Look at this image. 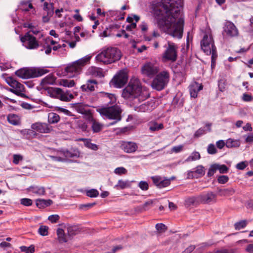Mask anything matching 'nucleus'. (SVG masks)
I'll return each mask as SVG.
<instances>
[{
	"mask_svg": "<svg viewBox=\"0 0 253 253\" xmlns=\"http://www.w3.org/2000/svg\"><path fill=\"white\" fill-rule=\"evenodd\" d=\"M182 3L181 0H153L149 5L159 28L178 39L182 38L183 32L184 17L180 9Z\"/></svg>",
	"mask_w": 253,
	"mask_h": 253,
	"instance_id": "nucleus-1",
	"label": "nucleus"
},
{
	"mask_svg": "<svg viewBox=\"0 0 253 253\" xmlns=\"http://www.w3.org/2000/svg\"><path fill=\"white\" fill-rule=\"evenodd\" d=\"M122 96L128 101L139 103L146 100L149 96V93L146 89L142 88L138 79L132 78L123 89Z\"/></svg>",
	"mask_w": 253,
	"mask_h": 253,
	"instance_id": "nucleus-2",
	"label": "nucleus"
},
{
	"mask_svg": "<svg viewBox=\"0 0 253 253\" xmlns=\"http://www.w3.org/2000/svg\"><path fill=\"white\" fill-rule=\"evenodd\" d=\"M121 57V53L120 50L115 47H110L102 50L96 56V59L104 64H111L119 60Z\"/></svg>",
	"mask_w": 253,
	"mask_h": 253,
	"instance_id": "nucleus-3",
	"label": "nucleus"
},
{
	"mask_svg": "<svg viewBox=\"0 0 253 253\" xmlns=\"http://www.w3.org/2000/svg\"><path fill=\"white\" fill-rule=\"evenodd\" d=\"M49 72V70L43 67L24 68L15 72V75L22 79H30L41 77Z\"/></svg>",
	"mask_w": 253,
	"mask_h": 253,
	"instance_id": "nucleus-4",
	"label": "nucleus"
},
{
	"mask_svg": "<svg viewBox=\"0 0 253 253\" xmlns=\"http://www.w3.org/2000/svg\"><path fill=\"white\" fill-rule=\"evenodd\" d=\"M101 115L105 116L109 119L115 120L116 121L111 124L114 125L117 122L121 120V110L119 106L117 105H113L111 106L102 107L97 109Z\"/></svg>",
	"mask_w": 253,
	"mask_h": 253,
	"instance_id": "nucleus-5",
	"label": "nucleus"
},
{
	"mask_svg": "<svg viewBox=\"0 0 253 253\" xmlns=\"http://www.w3.org/2000/svg\"><path fill=\"white\" fill-rule=\"evenodd\" d=\"M90 58V56L87 55L69 65L65 69L67 75L73 77L80 74L83 67L89 61Z\"/></svg>",
	"mask_w": 253,
	"mask_h": 253,
	"instance_id": "nucleus-6",
	"label": "nucleus"
},
{
	"mask_svg": "<svg viewBox=\"0 0 253 253\" xmlns=\"http://www.w3.org/2000/svg\"><path fill=\"white\" fill-rule=\"evenodd\" d=\"M170 79L169 73L167 71H163L157 74L151 83L153 89L158 91L164 89L168 85Z\"/></svg>",
	"mask_w": 253,
	"mask_h": 253,
	"instance_id": "nucleus-7",
	"label": "nucleus"
},
{
	"mask_svg": "<svg viewBox=\"0 0 253 253\" xmlns=\"http://www.w3.org/2000/svg\"><path fill=\"white\" fill-rule=\"evenodd\" d=\"M166 48L162 54L163 62L170 61L174 62L177 59V50L178 47L175 43L168 41L167 44L164 45Z\"/></svg>",
	"mask_w": 253,
	"mask_h": 253,
	"instance_id": "nucleus-8",
	"label": "nucleus"
},
{
	"mask_svg": "<svg viewBox=\"0 0 253 253\" xmlns=\"http://www.w3.org/2000/svg\"><path fill=\"white\" fill-rule=\"evenodd\" d=\"M46 91L50 96L62 101H70L74 98V95L69 91H64L60 88L48 87L46 88Z\"/></svg>",
	"mask_w": 253,
	"mask_h": 253,
	"instance_id": "nucleus-9",
	"label": "nucleus"
},
{
	"mask_svg": "<svg viewBox=\"0 0 253 253\" xmlns=\"http://www.w3.org/2000/svg\"><path fill=\"white\" fill-rule=\"evenodd\" d=\"M128 76L124 70L118 72L111 80L110 84L116 88L122 87L127 82Z\"/></svg>",
	"mask_w": 253,
	"mask_h": 253,
	"instance_id": "nucleus-10",
	"label": "nucleus"
},
{
	"mask_svg": "<svg viewBox=\"0 0 253 253\" xmlns=\"http://www.w3.org/2000/svg\"><path fill=\"white\" fill-rule=\"evenodd\" d=\"M21 42L25 47L28 49H34L39 47V43L36 38L30 34V32H27L20 38Z\"/></svg>",
	"mask_w": 253,
	"mask_h": 253,
	"instance_id": "nucleus-11",
	"label": "nucleus"
},
{
	"mask_svg": "<svg viewBox=\"0 0 253 253\" xmlns=\"http://www.w3.org/2000/svg\"><path fill=\"white\" fill-rule=\"evenodd\" d=\"M222 34L224 37L233 38L238 36L239 32L233 23L227 21L224 24Z\"/></svg>",
	"mask_w": 253,
	"mask_h": 253,
	"instance_id": "nucleus-12",
	"label": "nucleus"
},
{
	"mask_svg": "<svg viewBox=\"0 0 253 253\" xmlns=\"http://www.w3.org/2000/svg\"><path fill=\"white\" fill-rule=\"evenodd\" d=\"M8 84L12 88L9 89L10 92L20 97H23L26 96L24 93L25 87L23 84L12 78H9Z\"/></svg>",
	"mask_w": 253,
	"mask_h": 253,
	"instance_id": "nucleus-13",
	"label": "nucleus"
},
{
	"mask_svg": "<svg viewBox=\"0 0 253 253\" xmlns=\"http://www.w3.org/2000/svg\"><path fill=\"white\" fill-rule=\"evenodd\" d=\"M214 44L213 40L211 36L205 34L201 42V46L202 49L207 55H210L211 53V49Z\"/></svg>",
	"mask_w": 253,
	"mask_h": 253,
	"instance_id": "nucleus-14",
	"label": "nucleus"
},
{
	"mask_svg": "<svg viewBox=\"0 0 253 253\" xmlns=\"http://www.w3.org/2000/svg\"><path fill=\"white\" fill-rule=\"evenodd\" d=\"M120 147L126 153H134L138 148L136 143L133 141H122L120 143Z\"/></svg>",
	"mask_w": 253,
	"mask_h": 253,
	"instance_id": "nucleus-15",
	"label": "nucleus"
},
{
	"mask_svg": "<svg viewBox=\"0 0 253 253\" xmlns=\"http://www.w3.org/2000/svg\"><path fill=\"white\" fill-rule=\"evenodd\" d=\"M158 68L151 63L145 64L142 68V73L149 77L152 78L158 72Z\"/></svg>",
	"mask_w": 253,
	"mask_h": 253,
	"instance_id": "nucleus-16",
	"label": "nucleus"
},
{
	"mask_svg": "<svg viewBox=\"0 0 253 253\" xmlns=\"http://www.w3.org/2000/svg\"><path fill=\"white\" fill-rule=\"evenodd\" d=\"M138 103L132 102L135 111L138 112H145L152 111L155 107L154 102L153 101L146 102L139 106H137Z\"/></svg>",
	"mask_w": 253,
	"mask_h": 253,
	"instance_id": "nucleus-17",
	"label": "nucleus"
},
{
	"mask_svg": "<svg viewBox=\"0 0 253 253\" xmlns=\"http://www.w3.org/2000/svg\"><path fill=\"white\" fill-rule=\"evenodd\" d=\"M31 128L42 133H49L52 130V126L47 124L40 122L32 124Z\"/></svg>",
	"mask_w": 253,
	"mask_h": 253,
	"instance_id": "nucleus-18",
	"label": "nucleus"
},
{
	"mask_svg": "<svg viewBox=\"0 0 253 253\" xmlns=\"http://www.w3.org/2000/svg\"><path fill=\"white\" fill-rule=\"evenodd\" d=\"M201 204H210L216 201V195L212 192H208L200 195Z\"/></svg>",
	"mask_w": 253,
	"mask_h": 253,
	"instance_id": "nucleus-19",
	"label": "nucleus"
},
{
	"mask_svg": "<svg viewBox=\"0 0 253 253\" xmlns=\"http://www.w3.org/2000/svg\"><path fill=\"white\" fill-rule=\"evenodd\" d=\"M56 44V42L53 40L51 38H47L45 39L44 43L42 44L43 48L41 49V51H43L45 49V53L46 54H48L51 53L52 47L53 46Z\"/></svg>",
	"mask_w": 253,
	"mask_h": 253,
	"instance_id": "nucleus-20",
	"label": "nucleus"
},
{
	"mask_svg": "<svg viewBox=\"0 0 253 253\" xmlns=\"http://www.w3.org/2000/svg\"><path fill=\"white\" fill-rule=\"evenodd\" d=\"M56 78L52 74L48 75L46 77L42 80L40 85L42 88L46 90L47 85L54 84L55 83Z\"/></svg>",
	"mask_w": 253,
	"mask_h": 253,
	"instance_id": "nucleus-21",
	"label": "nucleus"
},
{
	"mask_svg": "<svg viewBox=\"0 0 253 253\" xmlns=\"http://www.w3.org/2000/svg\"><path fill=\"white\" fill-rule=\"evenodd\" d=\"M203 88V85L197 82H195L190 85L189 86V91L191 97L196 98L197 97L198 93L199 91L201 90Z\"/></svg>",
	"mask_w": 253,
	"mask_h": 253,
	"instance_id": "nucleus-22",
	"label": "nucleus"
},
{
	"mask_svg": "<svg viewBox=\"0 0 253 253\" xmlns=\"http://www.w3.org/2000/svg\"><path fill=\"white\" fill-rule=\"evenodd\" d=\"M97 82L94 80H88L86 84L81 86V88L83 91H92L94 90L95 86Z\"/></svg>",
	"mask_w": 253,
	"mask_h": 253,
	"instance_id": "nucleus-23",
	"label": "nucleus"
},
{
	"mask_svg": "<svg viewBox=\"0 0 253 253\" xmlns=\"http://www.w3.org/2000/svg\"><path fill=\"white\" fill-rule=\"evenodd\" d=\"M185 203L187 206H197L201 204L200 195L187 198Z\"/></svg>",
	"mask_w": 253,
	"mask_h": 253,
	"instance_id": "nucleus-24",
	"label": "nucleus"
},
{
	"mask_svg": "<svg viewBox=\"0 0 253 253\" xmlns=\"http://www.w3.org/2000/svg\"><path fill=\"white\" fill-rule=\"evenodd\" d=\"M149 130L151 132L157 131L163 129L164 125L162 123H158L156 121H152L148 123Z\"/></svg>",
	"mask_w": 253,
	"mask_h": 253,
	"instance_id": "nucleus-25",
	"label": "nucleus"
},
{
	"mask_svg": "<svg viewBox=\"0 0 253 253\" xmlns=\"http://www.w3.org/2000/svg\"><path fill=\"white\" fill-rule=\"evenodd\" d=\"M61 153L66 159L77 158L80 156V153L77 150H64L61 151Z\"/></svg>",
	"mask_w": 253,
	"mask_h": 253,
	"instance_id": "nucleus-26",
	"label": "nucleus"
},
{
	"mask_svg": "<svg viewBox=\"0 0 253 253\" xmlns=\"http://www.w3.org/2000/svg\"><path fill=\"white\" fill-rule=\"evenodd\" d=\"M90 122L91 123V129L94 133L99 132L103 128V125L93 118H91Z\"/></svg>",
	"mask_w": 253,
	"mask_h": 253,
	"instance_id": "nucleus-27",
	"label": "nucleus"
},
{
	"mask_svg": "<svg viewBox=\"0 0 253 253\" xmlns=\"http://www.w3.org/2000/svg\"><path fill=\"white\" fill-rule=\"evenodd\" d=\"M58 240L60 243L67 242L69 239L68 236H66L64 231L61 228H58L56 231Z\"/></svg>",
	"mask_w": 253,
	"mask_h": 253,
	"instance_id": "nucleus-28",
	"label": "nucleus"
},
{
	"mask_svg": "<svg viewBox=\"0 0 253 253\" xmlns=\"http://www.w3.org/2000/svg\"><path fill=\"white\" fill-rule=\"evenodd\" d=\"M7 119L8 122L11 125H18L20 123V119L19 116L15 114H9Z\"/></svg>",
	"mask_w": 253,
	"mask_h": 253,
	"instance_id": "nucleus-29",
	"label": "nucleus"
},
{
	"mask_svg": "<svg viewBox=\"0 0 253 253\" xmlns=\"http://www.w3.org/2000/svg\"><path fill=\"white\" fill-rule=\"evenodd\" d=\"M29 191L39 195H43L45 194V189L41 186H31Z\"/></svg>",
	"mask_w": 253,
	"mask_h": 253,
	"instance_id": "nucleus-30",
	"label": "nucleus"
},
{
	"mask_svg": "<svg viewBox=\"0 0 253 253\" xmlns=\"http://www.w3.org/2000/svg\"><path fill=\"white\" fill-rule=\"evenodd\" d=\"M235 190L233 188H227L224 189H219L218 193L221 196H230L235 193Z\"/></svg>",
	"mask_w": 253,
	"mask_h": 253,
	"instance_id": "nucleus-31",
	"label": "nucleus"
},
{
	"mask_svg": "<svg viewBox=\"0 0 253 253\" xmlns=\"http://www.w3.org/2000/svg\"><path fill=\"white\" fill-rule=\"evenodd\" d=\"M20 8L24 11H28L29 9H33L30 1H22L20 2Z\"/></svg>",
	"mask_w": 253,
	"mask_h": 253,
	"instance_id": "nucleus-32",
	"label": "nucleus"
},
{
	"mask_svg": "<svg viewBox=\"0 0 253 253\" xmlns=\"http://www.w3.org/2000/svg\"><path fill=\"white\" fill-rule=\"evenodd\" d=\"M43 9L48 15L52 16L54 13L53 3H50L49 4L48 2H45L43 4Z\"/></svg>",
	"mask_w": 253,
	"mask_h": 253,
	"instance_id": "nucleus-33",
	"label": "nucleus"
},
{
	"mask_svg": "<svg viewBox=\"0 0 253 253\" xmlns=\"http://www.w3.org/2000/svg\"><path fill=\"white\" fill-rule=\"evenodd\" d=\"M240 146V141L229 138L226 142V146L227 148L238 147Z\"/></svg>",
	"mask_w": 253,
	"mask_h": 253,
	"instance_id": "nucleus-34",
	"label": "nucleus"
},
{
	"mask_svg": "<svg viewBox=\"0 0 253 253\" xmlns=\"http://www.w3.org/2000/svg\"><path fill=\"white\" fill-rule=\"evenodd\" d=\"M201 155L198 152L194 151L185 160V162H190L199 160Z\"/></svg>",
	"mask_w": 253,
	"mask_h": 253,
	"instance_id": "nucleus-35",
	"label": "nucleus"
},
{
	"mask_svg": "<svg viewBox=\"0 0 253 253\" xmlns=\"http://www.w3.org/2000/svg\"><path fill=\"white\" fill-rule=\"evenodd\" d=\"M211 66L213 67L215 65V60L217 57V54L216 51V48L215 45H213L212 46V49H211Z\"/></svg>",
	"mask_w": 253,
	"mask_h": 253,
	"instance_id": "nucleus-36",
	"label": "nucleus"
},
{
	"mask_svg": "<svg viewBox=\"0 0 253 253\" xmlns=\"http://www.w3.org/2000/svg\"><path fill=\"white\" fill-rule=\"evenodd\" d=\"M60 117L59 116L54 113H51L49 114L48 115V122L50 124L57 123L59 121Z\"/></svg>",
	"mask_w": 253,
	"mask_h": 253,
	"instance_id": "nucleus-37",
	"label": "nucleus"
},
{
	"mask_svg": "<svg viewBox=\"0 0 253 253\" xmlns=\"http://www.w3.org/2000/svg\"><path fill=\"white\" fill-rule=\"evenodd\" d=\"M59 84L61 85H63L65 87H71L75 84V83L74 80L62 79L61 80Z\"/></svg>",
	"mask_w": 253,
	"mask_h": 253,
	"instance_id": "nucleus-38",
	"label": "nucleus"
},
{
	"mask_svg": "<svg viewBox=\"0 0 253 253\" xmlns=\"http://www.w3.org/2000/svg\"><path fill=\"white\" fill-rule=\"evenodd\" d=\"M78 228L76 226H69L67 228L68 236L69 239H71L78 232Z\"/></svg>",
	"mask_w": 253,
	"mask_h": 253,
	"instance_id": "nucleus-39",
	"label": "nucleus"
},
{
	"mask_svg": "<svg viewBox=\"0 0 253 253\" xmlns=\"http://www.w3.org/2000/svg\"><path fill=\"white\" fill-rule=\"evenodd\" d=\"M101 93L103 94V96L108 100V102L109 103L114 104L116 102V98L114 94L104 92H101Z\"/></svg>",
	"mask_w": 253,
	"mask_h": 253,
	"instance_id": "nucleus-40",
	"label": "nucleus"
},
{
	"mask_svg": "<svg viewBox=\"0 0 253 253\" xmlns=\"http://www.w3.org/2000/svg\"><path fill=\"white\" fill-rule=\"evenodd\" d=\"M91 72L93 75L96 77L101 78L104 76L102 70L101 68L95 67L92 68L91 69Z\"/></svg>",
	"mask_w": 253,
	"mask_h": 253,
	"instance_id": "nucleus-41",
	"label": "nucleus"
},
{
	"mask_svg": "<svg viewBox=\"0 0 253 253\" xmlns=\"http://www.w3.org/2000/svg\"><path fill=\"white\" fill-rule=\"evenodd\" d=\"M84 145L88 149L96 151L98 149V146L96 144L92 143L89 139H84Z\"/></svg>",
	"mask_w": 253,
	"mask_h": 253,
	"instance_id": "nucleus-42",
	"label": "nucleus"
},
{
	"mask_svg": "<svg viewBox=\"0 0 253 253\" xmlns=\"http://www.w3.org/2000/svg\"><path fill=\"white\" fill-rule=\"evenodd\" d=\"M194 174L199 176H202L204 175V167L201 165L198 166L196 168V169L193 171Z\"/></svg>",
	"mask_w": 253,
	"mask_h": 253,
	"instance_id": "nucleus-43",
	"label": "nucleus"
},
{
	"mask_svg": "<svg viewBox=\"0 0 253 253\" xmlns=\"http://www.w3.org/2000/svg\"><path fill=\"white\" fill-rule=\"evenodd\" d=\"M247 222L246 220H241L235 223L234 227L236 230H240L246 226Z\"/></svg>",
	"mask_w": 253,
	"mask_h": 253,
	"instance_id": "nucleus-44",
	"label": "nucleus"
},
{
	"mask_svg": "<svg viewBox=\"0 0 253 253\" xmlns=\"http://www.w3.org/2000/svg\"><path fill=\"white\" fill-rule=\"evenodd\" d=\"M20 250L22 252L26 253H33L35 251V247L33 245L30 247L21 246L20 247Z\"/></svg>",
	"mask_w": 253,
	"mask_h": 253,
	"instance_id": "nucleus-45",
	"label": "nucleus"
},
{
	"mask_svg": "<svg viewBox=\"0 0 253 253\" xmlns=\"http://www.w3.org/2000/svg\"><path fill=\"white\" fill-rule=\"evenodd\" d=\"M86 195L91 198L97 197L99 195V192L96 189H92L86 191Z\"/></svg>",
	"mask_w": 253,
	"mask_h": 253,
	"instance_id": "nucleus-46",
	"label": "nucleus"
},
{
	"mask_svg": "<svg viewBox=\"0 0 253 253\" xmlns=\"http://www.w3.org/2000/svg\"><path fill=\"white\" fill-rule=\"evenodd\" d=\"M48 227L46 226H41L38 230L39 233L42 236H46L48 234Z\"/></svg>",
	"mask_w": 253,
	"mask_h": 253,
	"instance_id": "nucleus-47",
	"label": "nucleus"
},
{
	"mask_svg": "<svg viewBox=\"0 0 253 253\" xmlns=\"http://www.w3.org/2000/svg\"><path fill=\"white\" fill-rule=\"evenodd\" d=\"M216 170H217V164L211 165L207 173L208 176L209 177L212 176Z\"/></svg>",
	"mask_w": 253,
	"mask_h": 253,
	"instance_id": "nucleus-48",
	"label": "nucleus"
},
{
	"mask_svg": "<svg viewBox=\"0 0 253 253\" xmlns=\"http://www.w3.org/2000/svg\"><path fill=\"white\" fill-rule=\"evenodd\" d=\"M217 170L220 173H226L228 171V167L225 165H219L217 164Z\"/></svg>",
	"mask_w": 253,
	"mask_h": 253,
	"instance_id": "nucleus-49",
	"label": "nucleus"
},
{
	"mask_svg": "<svg viewBox=\"0 0 253 253\" xmlns=\"http://www.w3.org/2000/svg\"><path fill=\"white\" fill-rule=\"evenodd\" d=\"M170 183V180L168 179H163L162 178L158 186V187L159 188H162L164 187H166L168 186Z\"/></svg>",
	"mask_w": 253,
	"mask_h": 253,
	"instance_id": "nucleus-50",
	"label": "nucleus"
},
{
	"mask_svg": "<svg viewBox=\"0 0 253 253\" xmlns=\"http://www.w3.org/2000/svg\"><path fill=\"white\" fill-rule=\"evenodd\" d=\"M211 253H234L232 249H221L213 250Z\"/></svg>",
	"mask_w": 253,
	"mask_h": 253,
	"instance_id": "nucleus-51",
	"label": "nucleus"
},
{
	"mask_svg": "<svg viewBox=\"0 0 253 253\" xmlns=\"http://www.w3.org/2000/svg\"><path fill=\"white\" fill-rule=\"evenodd\" d=\"M13 163L15 165H18L20 161L23 160V157L19 154L13 155Z\"/></svg>",
	"mask_w": 253,
	"mask_h": 253,
	"instance_id": "nucleus-52",
	"label": "nucleus"
},
{
	"mask_svg": "<svg viewBox=\"0 0 253 253\" xmlns=\"http://www.w3.org/2000/svg\"><path fill=\"white\" fill-rule=\"evenodd\" d=\"M229 180V177L227 175H220L217 178V181L220 184H225Z\"/></svg>",
	"mask_w": 253,
	"mask_h": 253,
	"instance_id": "nucleus-53",
	"label": "nucleus"
},
{
	"mask_svg": "<svg viewBox=\"0 0 253 253\" xmlns=\"http://www.w3.org/2000/svg\"><path fill=\"white\" fill-rule=\"evenodd\" d=\"M207 151L210 154H215L217 153L216 149L213 144H210L209 145Z\"/></svg>",
	"mask_w": 253,
	"mask_h": 253,
	"instance_id": "nucleus-54",
	"label": "nucleus"
},
{
	"mask_svg": "<svg viewBox=\"0 0 253 253\" xmlns=\"http://www.w3.org/2000/svg\"><path fill=\"white\" fill-rule=\"evenodd\" d=\"M20 203L25 206H30L32 205V201L28 198H22L20 200Z\"/></svg>",
	"mask_w": 253,
	"mask_h": 253,
	"instance_id": "nucleus-55",
	"label": "nucleus"
},
{
	"mask_svg": "<svg viewBox=\"0 0 253 253\" xmlns=\"http://www.w3.org/2000/svg\"><path fill=\"white\" fill-rule=\"evenodd\" d=\"M128 186L127 181H125L122 180H119L118 184L115 186L116 187H119L120 188L123 189L125 188Z\"/></svg>",
	"mask_w": 253,
	"mask_h": 253,
	"instance_id": "nucleus-56",
	"label": "nucleus"
},
{
	"mask_svg": "<svg viewBox=\"0 0 253 253\" xmlns=\"http://www.w3.org/2000/svg\"><path fill=\"white\" fill-rule=\"evenodd\" d=\"M127 172V170L126 169H125L123 167H119L116 168L114 172L116 174L121 175L122 174H126Z\"/></svg>",
	"mask_w": 253,
	"mask_h": 253,
	"instance_id": "nucleus-57",
	"label": "nucleus"
},
{
	"mask_svg": "<svg viewBox=\"0 0 253 253\" xmlns=\"http://www.w3.org/2000/svg\"><path fill=\"white\" fill-rule=\"evenodd\" d=\"M156 229L160 232H164L166 230V225L163 223H158L156 225Z\"/></svg>",
	"mask_w": 253,
	"mask_h": 253,
	"instance_id": "nucleus-58",
	"label": "nucleus"
},
{
	"mask_svg": "<svg viewBox=\"0 0 253 253\" xmlns=\"http://www.w3.org/2000/svg\"><path fill=\"white\" fill-rule=\"evenodd\" d=\"M36 205L39 208L46 207V204H45V200L37 199L36 200Z\"/></svg>",
	"mask_w": 253,
	"mask_h": 253,
	"instance_id": "nucleus-59",
	"label": "nucleus"
},
{
	"mask_svg": "<svg viewBox=\"0 0 253 253\" xmlns=\"http://www.w3.org/2000/svg\"><path fill=\"white\" fill-rule=\"evenodd\" d=\"M138 186L142 190H147L148 189V184L146 181H141L138 184Z\"/></svg>",
	"mask_w": 253,
	"mask_h": 253,
	"instance_id": "nucleus-60",
	"label": "nucleus"
},
{
	"mask_svg": "<svg viewBox=\"0 0 253 253\" xmlns=\"http://www.w3.org/2000/svg\"><path fill=\"white\" fill-rule=\"evenodd\" d=\"M218 87L220 91L223 92L225 89V82L224 80H220L218 82Z\"/></svg>",
	"mask_w": 253,
	"mask_h": 253,
	"instance_id": "nucleus-61",
	"label": "nucleus"
},
{
	"mask_svg": "<svg viewBox=\"0 0 253 253\" xmlns=\"http://www.w3.org/2000/svg\"><path fill=\"white\" fill-rule=\"evenodd\" d=\"M48 220L52 223H56L59 219V216L57 214H53L48 216Z\"/></svg>",
	"mask_w": 253,
	"mask_h": 253,
	"instance_id": "nucleus-62",
	"label": "nucleus"
},
{
	"mask_svg": "<svg viewBox=\"0 0 253 253\" xmlns=\"http://www.w3.org/2000/svg\"><path fill=\"white\" fill-rule=\"evenodd\" d=\"M205 133V129L204 128H200L199 129H198L195 133H194V137H199L202 135L204 134Z\"/></svg>",
	"mask_w": 253,
	"mask_h": 253,
	"instance_id": "nucleus-63",
	"label": "nucleus"
},
{
	"mask_svg": "<svg viewBox=\"0 0 253 253\" xmlns=\"http://www.w3.org/2000/svg\"><path fill=\"white\" fill-rule=\"evenodd\" d=\"M247 166L248 164L246 162H241L237 164L236 168L238 169L243 170L247 167Z\"/></svg>",
	"mask_w": 253,
	"mask_h": 253,
	"instance_id": "nucleus-64",
	"label": "nucleus"
}]
</instances>
